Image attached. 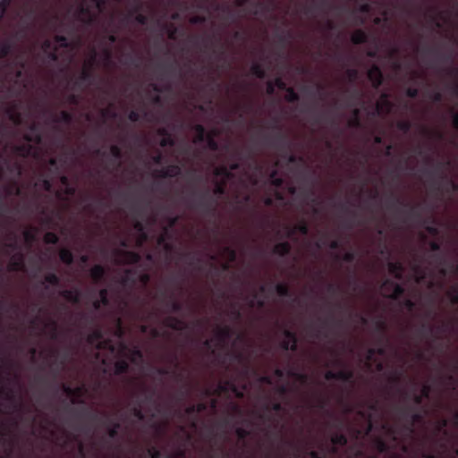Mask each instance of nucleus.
<instances>
[{"label": "nucleus", "mask_w": 458, "mask_h": 458, "mask_svg": "<svg viewBox=\"0 0 458 458\" xmlns=\"http://www.w3.org/2000/svg\"><path fill=\"white\" fill-rule=\"evenodd\" d=\"M244 335L238 333L230 324L218 323L214 329L215 349L213 354L217 363L226 372L233 369L235 365H244L246 373L249 370V360L243 352L237 350V342H242Z\"/></svg>", "instance_id": "f257e3e1"}, {"label": "nucleus", "mask_w": 458, "mask_h": 458, "mask_svg": "<svg viewBox=\"0 0 458 458\" xmlns=\"http://www.w3.org/2000/svg\"><path fill=\"white\" fill-rule=\"evenodd\" d=\"M241 168V163L234 160L229 164H223L216 168V176L219 179L214 188V195L220 199H227V184L234 179L233 171Z\"/></svg>", "instance_id": "f03ea898"}, {"label": "nucleus", "mask_w": 458, "mask_h": 458, "mask_svg": "<svg viewBox=\"0 0 458 458\" xmlns=\"http://www.w3.org/2000/svg\"><path fill=\"white\" fill-rule=\"evenodd\" d=\"M232 234V230L228 229L217 239V251L223 259L221 269L225 272L230 269L232 263L236 260L238 255L236 249L228 242V238Z\"/></svg>", "instance_id": "7ed1b4c3"}, {"label": "nucleus", "mask_w": 458, "mask_h": 458, "mask_svg": "<svg viewBox=\"0 0 458 458\" xmlns=\"http://www.w3.org/2000/svg\"><path fill=\"white\" fill-rule=\"evenodd\" d=\"M272 128L275 130L273 134L265 133L262 135L264 144L276 149L288 148V138L283 132L282 127L276 123Z\"/></svg>", "instance_id": "20e7f679"}, {"label": "nucleus", "mask_w": 458, "mask_h": 458, "mask_svg": "<svg viewBox=\"0 0 458 458\" xmlns=\"http://www.w3.org/2000/svg\"><path fill=\"white\" fill-rule=\"evenodd\" d=\"M230 44L231 42H223L221 38H219L216 49L214 50L216 61V70L219 73L224 72L231 67L228 53V47Z\"/></svg>", "instance_id": "39448f33"}, {"label": "nucleus", "mask_w": 458, "mask_h": 458, "mask_svg": "<svg viewBox=\"0 0 458 458\" xmlns=\"http://www.w3.org/2000/svg\"><path fill=\"white\" fill-rule=\"evenodd\" d=\"M396 411L400 420L409 421V423L404 426V428L410 434L414 431V424L423 420V415L417 411L413 406L398 407Z\"/></svg>", "instance_id": "423d86ee"}, {"label": "nucleus", "mask_w": 458, "mask_h": 458, "mask_svg": "<svg viewBox=\"0 0 458 458\" xmlns=\"http://www.w3.org/2000/svg\"><path fill=\"white\" fill-rule=\"evenodd\" d=\"M87 417L93 422H99L103 425H107V435L110 438L114 439L118 437L119 430L121 428L120 422L111 420L107 414L100 416L98 412H86Z\"/></svg>", "instance_id": "0eeeda50"}, {"label": "nucleus", "mask_w": 458, "mask_h": 458, "mask_svg": "<svg viewBox=\"0 0 458 458\" xmlns=\"http://www.w3.org/2000/svg\"><path fill=\"white\" fill-rule=\"evenodd\" d=\"M420 205H411L409 202L402 200L400 198L391 195V200L388 204V208L394 210L399 214H406L409 216L419 217Z\"/></svg>", "instance_id": "6e6552de"}, {"label": "nucleus", "mask_w": 458, "mask_h": 458, "mask_svg": "<svg viewBox=\"0 0 458 458\" xmlns=\"http://www.w3.org/2000/svg\"><path fill=\"white\" fill-rule=\"evenodd\" d=\"M271 401H267L262 406L263 411L259 413L258 418L266 424V435L268 437L270 434L277 430L280 419L276 418L271 413Z\"/></svg>", "instance_id": "1a4fd4ad"}, {"label": "nucleus", "mask_w": 458, "mask_h": 458, "mask_svg": "<svg viewBox=\"0 0 458 458\" xmlns=\"http://www.w3.org/2000/svg\"><path fill=\"white\" fill-rule=\"evenodd\" d=\"M216 14L222 30L227 29L237 20L235 10L228 4H218L216 7Z\"/></svg>", "instance_id": "9d476101"}, {"label": "nucleus", "mask_w": 458, "mask_h": 458, "mask_svg": "<svg viewBox=\"0 0 458 458\" xmlns=\"http://www.w3.org/2000/svg\"><path fill=\"white\" fill-rule=\"evenodd\" d=\"M161 296H162L163 303H164L167 312L179 313L182 311V304L174 298L173 293L168 294L166 291H164L161 293Z\"/></svg>", "instance_id": "9b49d317"}, {"label": "nucleus", "mask_w": 458, "mask_h": 458, "mask_svg": "<svg viewBox=\"0 0 458 458\" xmlns=\"http://www.w3.org/2000/svg\"><path fill=\"white\" fill-rule=\"evenodd\" d=\"M383 286L386 290L392 291V293L388 295V298L391 300L397 301L404 293V288L393 280L386 279L383 283Z\"/></svg>", "instance_id": "f8f14e48"}, {"label": "nucleus", "mask_w": 458, "mask_h": 458, "mask_svg": "<svg viewBox=\"0 0 458 458\" xmlns=\"http://www.w3.org/2000/svg\"><path fill=\"white\" fill-rule=\"evenodd\" d=\"M104 337L103 331L100 327L94 328L86 338V341L90 345H95L97 349L104 348L105 343L102 341Z\"/></svg>", "instance_id": "ddd939ff"}, {"label": "nucleus", "mask_w": 458, "mask_h": 458, "mask_svg": "<svg viewBox=\"0 0 458 458\" xmlns=\"http://www.w3.org/2000/svg\"><path fill=\"white\" fill-rule=\"evenodd\" d=\"M368 79L375 89H378L383 83V73L377 64H373L367 72Z\"/></svg>", "instance_id": "4468645a"}, {"label": "nucleus", "mask_w": 458, "mask_h": 458, "mask_svg": "<svg viewBox=\"0 0 458 458\" xmlns=\"http://www.w3.org/2000/svg\"><path fill=\"white\" fill-rule=\"evenodd\" d=\"M95 73L91 69L83 68L81 74L78 76L77 80L74 82V86L78 89H81L84 83L89 85L92 84L95 81Z\"/></svg>", "instance_id": "2eb2a0df"}, {"label": "nucleus", "mask_w": 458, "mask_h": 458, "mask_svg": "<svg viewBox=\"0 0 458 458\" xmlns=\"http://www.w3.org/2000/svg\"><path fill=\"white\" fill-rule=\"evenodd\" d=\"M218 391L227 395L233 394L237 396H242V394L239 391L233 379L221 381L218 385Z\"/></svg>", "instance_id": "dca6fc26"}, {"label": "nucleus", "mask_w": 458, "mask_h": 458, "mask_svg": "<svg viewBox=\"0 0 458 458\" xmlns=\"http://www.w3.org/2000/svg\"><path fill=\"white\" fill-rule=\"evenodd\" d=\"M163 324L165 327L175 331H182L186 328V323L182 319L172 315L166 316L163 320Z\"/></svg>", "instance_id": "f3484780"}, {"label": "nucleus", "mask_w": 458, "mask_h": 458, "mask_svg": "<svg viewBox=\"0 0 458 458\" xmlns=\"http://www.w3.org/2000/svg\"><path fill=\"white\" fill-rule=\"evenodd\" d=\"M430 264H436L438 267V272L441 276H446L448 270L445 266L448 264L446 257L442 253H436L430 256Z\"/></svg>", "instance_id": "a211bd4d"}, {"label": "nucleus", "mask_w": 458, "mask_h": 458, "mask_svg": "<svg viewBox=\"0 0 458 458\" xmlns=\"http://www.w3.org/2000/svg\"><path fill=\"white\" fill-rule=\"evenodd\" d=\"M30 132L23 135V139L27 142H33L40 144L42 142V136L39 132L38 126L36 123H32L29 126Z\"/></svg>", "instance_id": "6ab92c4d"}, {"label": "nucleus", "mask_w": 458, "mask_h": 458, "mask_svg": "<svg viewBox=\"0 0 458 458\" xmlns=\"http://www.w3.org/2000/svg\"><path fill=\"white\" fill-rule=\"evenodd\" d=\"M181 174V168L177 165H169L158 171H157V176L165 179L174 178Z\"/></svg>", "instance_id": "aec40b11"}, {"label": "nucleus", "mask_w": 458, "mask_h": 458, "mask_svg": "<svg viewBox=\"0 0 458 458\" xmlns=\"http://www.w3.org/2000/svg\"><path fill=\"white\" fill-rule=\"evenodd\" d=\"M77 13L78 16L82 18L81 21L88 25L92 24L96 20V15L91 9L82 4L79 6Z\"/></svg>", "instance_id": "412c9836"}, {"label": "nucleus", "mask_w": 458, "mask_h": 458, "mask_svg": "<svg viewBox=\"0 0 458 458\" xmlns=\"http://www.w3.org/2000/svg\"><path fill=\"white\" fill-rule=\"evenodd\" d=\"M106 270L102 265H95L91 267L89 271V276L96 284L101 283L106 276Z\"/></svg>", "instance_id": "4be33fe9"}, {"label": "nucleus", "mask_w": 458, "mask_h": 458, "mask_svg": "<svg viewBox=\"0 0 458 458\" xmlns=\"http://www.w3.org/2000/svg\"><path fill=\"white\" fill-rule=\"evenodd\" d=\"M392 108L391 102L387 99V95H382V100L377 102L376 110L372 113V115L375 116L377 114H380L382 113H389Z\"/></svg>", "instance_id": "5701e85b"}, {"label": "nucleus", "mask_w": 458, "mask_h": 458, "mask_svg": "<svg viewBox=\"0 0 458 458\" xmlns=\"http://www.w3.org/2000/svg\"><path fill=\"white\" fill-rule=\"evenodd\" d=\"M60 294L66 301L73 304H79L81 300V292L79 289L64 290L60 293Z\"/></svg>", "instance_id": "b1692460"}, {"label": "nucleus", "mask_w": 458, "mask_h": 458, "mask_svg": "<svg viewBox=\"0 0 458 458\" xmlns=\"http://www.w3.org/2000/svg\"><path fill=\"white\" fill-rule=\"evenodd\" d=\"M31 142L17 144L13 146V151L14 154L18 155L21 157H28L31 155L33 147L30 144Z\"/></svg>", "instance_id": "393cba45"}, {"label": "nucleus", "mask_w": 458, "mask_h": 458, "mask_svg": "<svg viewBox=\"0 0 458 458\" xmlns=\"http://www.w3.org/2000/svg\"><path fill=\"white\" fill-rule=\"evenodd\" d=\"M119 254L123 257V262L129 265H134L140 261V255L132 250H120Z\"/></svg>", "instance_id": "a878e982"}, {"label": "nucleus", "mask_w": 458, "mask_h": 458, "mask_svg": "<svg viewBox=\"0 0 458 458\" xmlns=\"http://www.w3.org/2000/svg\"><path fill=\"white\" fill-rule=\"evenodd\" d=\"M389 273L394 276L396 279L401 280L404 272V267L403 263L399 261H391L387 264Z\"/></svg>", "instance_id": "bb28decb"}, {"label": "nucleus", "mask_w": 458, "mask_h": 458, "mask_svg": "<svg viewBox=\"0 0 458 458\" xmlns=\"http://www.w3.org/2000/svg\"><path fill=\"white\" fill-rule=\"evenodd\" d=\"M98 295L99 299L93 301V308L96 310H100L102 306H107L109 304L108 290L106 288L101 289Z\"/></svg>", "instance_id": "cd10ccee"}, {"label": "nucleus", "mask_w": 458, "mask_h": 458, "mask_svg": "<svg viewBox=\"0 0 458 458\" xmlns=\"http://www.w3.org/2000/svg\"><path fill=\"white\" fill-rule=\"evenodd\" d=\"M347 442H348V439H347V437L344 434V433H341V432H335L332 436H331V443L335 445L333 448H332V452L334 454H335L337 452V449L335 446H344L347 445Z\"/></svg>", "instance_id": "c85d7f7f"}, {"label": "nucleus", "mask_w": 458, "mask_h": 458, "mask_svg": "<svg viewBox=\"0 0 458 458\" xmlns=\"http://www.w3.org/2000/svg\"><path fill=\"white\" fill-rule=\"evenodd\" d=\"M291 250H292V246H291L290 242H282L276 243L274 246L272 252L276 255H278L281 257H285L290 254Z\"/></svg>", "instance_id": "c756f323"}, {"label": "nucleus", "mask_w": 458, "mask_h": 458, "mask_svg": "<svg viewBox=\"0 0 458 458\" xmlns=\"http://www.w3.org/2000/svg\"><path fill=\"white\" fill-rule=\"evenodd\" d=\"M72 121V114L65 110L61 111L58 115L52 114V122L55 123H64L65 124H71Z\"/></svg>", "instance_id": "7c9ffc66"}, {"label": "nucleus", "mask_w": 458, "mask_h": 458, "mask_svg": "<svg viewBox=\"0 0 458 458\" xmlns=\"http://www.w3.org/2000/svg\"><path fill=\"white\" fill-rule=\"evenodd\" d=\"M309 225L305 221H301L299 224L295 225L293 228L289 229L287 236L293 237L295 233H300L302 235H307L309 233Z\"/></svg>", "instance_id": "2f4dec72"}, {"label": "nucleus", "mask_w": 458, "mask_h": 458, "mask_svg": "<svg viewBox=\"0 0 458 458\" xmlns=\"http://www.w3.org/2000/svg\"><path fill=\"white\" fill-rule=\"evenodd\" d=\"M368 33L365 30L359 29L352 33L351 37V41L355 45H359L366 43L368 41Z\"/></svg>", "instance_id": "473e14b6"}, {"label": "nucleus", "mask_w": 458, "mask_h": 458, "mask_svg": "<svg viewBox=\"0 0 458 458\" xmlns=\"http://www.w3.org/2000/svg\"><path fill=\"white\" fill-rule=\"evenodd\" d=\"M24 267V260L23 256L21 254L17 255V257H13L11 259L8 269L9 271L15 272L22 270Z\"/></svg>", "instance_id": "72a5a7b5"}, {"label": "nucleus", "mask_w": 458, "mask_h": 458, "mask_svg": "<svg viewBox=\"0 0 458 458\" xmlns=\"http://www.w3.org/2000/svg\"><path fill=\"white\" fill-rule=\"evenodd\" d=\"M123 64L131 65L135 68H140L142 63V57L138 55H133L131 53H128L125 55Z\"/></svg>", "instance_id": "f704fd0d"}, {"label": "nucleus", "mask_w": 458, "mask_h": 458, "mask_svg": "<svg viewBox=\"0 0 458 458\" xmlns=\"http://www.w3.org/2000/svg\"><path fill=\"white\" fill-rule=\"evenodd\" d=\"M250 73L259 79L267 77V72L262 63H253L250 66Z\"/></svg>", "instance_id": "c9c22d12"}, {"label": "nucleus", "mask_w": 458, "mask_h": 458, "mask_svg": "<svg viewBox=\"0 0 458 458\" xmlns=\"http://www.w3.org/2000/svg\"><path fill=\"white\" fill-rule=\"evenodd\" d=\"M226 315L234 321L242 318V312L236 302H231L230 307L225 311Z\"/></svg>", "instance_id": "e433bc0d"}, {"label": "nucleus", "mask_w": 458, "mask_h": 458, "mask_svg": "<svg viewBox=\"0 0 458 458\" xmlns=\"http://www.w3.org/2000/svg\"><path fill=\"white\" fill-rule=\"evenodd\" d=\"M59 258L60 260L67 266L72 265L74 259L72 252L67 248H63L60 250Z\"/></svg>", "instance_id": "4c0bfd02"}, {"label": "nucleus", "mask_w": 458, "mask_h": 458, "mask_svg": "<svg viewBox=\"0 0 458 458\" xmlns=\"http://www.w3.org/2000/svg\"><path fill=\"white\" fill-rule=\"evenodd\" d=\"M8 117L10 121H12L15 125H20L22 123V118L21 113L17 112L16 106L10 107L6 110Z\"/></svg>", "instance_id": "58836bf2"}, {"label": "nucleus", "mask_w": 458, "mask_h": 458, "mask_svg": "<svg viewBox=\"0 0 458 458\" xmlns=\"http://www.w3.org/2000/svg\"><path fill=\"white\" fill-rule=\"evenodd\" d=\"M129 371V363L125 360H119L114 363V374L117 376L126 374Z\"/></svg>", "instance_id": "ea45409f"}, {"label": "nucleus", "mask_w": 458, "mask_h": 458, "mask_svg": "<svg viewBox=\"0 0 458 458\" xmlns=\"http://www.w3.org/2000/svg\"><path fill=\"white\" fill-rule=\"evenodd\" d=\"M336 377H337V380L351 383L353 380L354 374H353L352 370L341 369L339 371H336Z\"/></svg>", "instance_id": "a19ab883"}, {"label": "nucleus", "mask_w": 458, "mask_h": 458, "mask_svg": "<svg viewBox=\"0 0 458 458\" xmlns=\"http://www.w3.org/2000/svg\"><path fill=\"white\" fill-rule=\"evenodd\" d=\"M306 199L314 206L313 207V213L318 214V208L316 206H318L320 204V201L315 195V191L310 188L306 191Z\"/></svg>", "instance_id": "79ce46f5"}, {"label": "nucleus", "mask_w": 458, "mask_h": 458, "mask_svg": "<svg viewBox=\"0 0 458 458\" xmlns=\"http://www.w3.org/2000/svg\"><path fill=\"white\" fill-rule=\"evenodd\" d=\"M275 290L280 297H292L293 295L290 287L284 283H278L275 286Z\"/></svg>", "instance_id": "37998d69"}, {"label": "nucleus", "mask_w": 458, "mask_h": 458, "mask_svg": "<svg viewBox=\"0 0 458 458\" xmlns=\"http://www.w3.org/2000/svg\"><path fill=\"white\" fill-rule=\"evenodd\" d=\"M130 360L131 362L136 363L143 359V352L139 347H133L129 350Z\"/></svg>", "instance_id": "c03bdc74"}, {"label": "nucleus", "mask_w": 458, "mask_h": 458, "mask_svg": "<svg viewBox=\"0 0 458 458\" xmlns=\"http://www.w3.org/2000/svg\"><path fill=\"white\" fill-rule=\"evenodd\" d=\"M13 46L12 42H10V41L4 42L0 47V57L5 58L8 55H10V54L13 51Z\"/></svg>", "instance_id": "a18cd8bd"}, {"label": "nucleus", "mask_w": 458, "mask_h": 458, "mask_svg": "<svg viewBox=\"0 0 458 458\" xmlns=\"http://www.w3.org/2000/svg\"><path fill=\"white\" fill-rule=\"evenodd\" d=\"M44 279L46 283L51 285L58 286L60 284V277L55 272L47 273Z\"/></svg>", "instance_id": "49530a36"}, {"label": "nucleus", "mask_w": 458, "mask_h": 458, "mask_svg": "<svg viewBox=\"0 0 458 458\" xmlns=\"http://www.w3.org/2000/svg\"><path fill=\"white\" fill-rule=\"evenodd\" d=\"M329 3L327 2V0H321L318 4H312L311 6H309V7H305L304 8V13L306 14H310V13H312V11L313 9H318V10H322L324 9L325 7H327L329 6Z\"/></svg>", "instance_id": "de8ad7c7"}, {"label": "nucleus", "mask_w": 458, "mask_h": 458, "mask_svg": "<svg viewBox=\"0 0 458 458\" xmlns=\"http://www.w3.org/2000/svg\"><path fill=\"white\" fill-rule=\"evenodd\" d=\"M131 414L139 420H145V414L142 411L141 409V403L140 402H138L132 408H131Z\"/></svg>", "instance_id": "09e8293b"}, {"label": "nucleus", "mask_w": 458, "mask_h": 458, "mask_svg": "<svg viewBox=\"0 0 458 458\" xmlns=\"http://www.w3.org/2000/svg\"><path fill=\"white\" fill-rule=\"evenodd\" d=\"M285 100L289 103L298 102L300 99L299 95L294 91L292 87H288L286 89Z\"/></svg>", "instance_id": "8fccbe9b"}, {"label": "nucleus", "mask_w": 458, "mask_h": 458, "mask_svg": "<svg viewBox=\"0 0 458 458\" xmlns=\"http://www.w3.org/2000/svg\"><path fill=\"white\" fill-rule=\"evenodd\" d=\"M375 445L378 453L383 454L389 450L388 444L381 437H377L375 440Z\"/></svg>", "instance_id": "3c124183"}, {"label": "nucleus", "mask_w": 458, "mask_h": 458, "mask_svg": "<svg viewBox=\"0 0 458 458\" xmlns=\"http://www.w3.org/2000/svg\"><path fill=\"white\" fill-rule=\"evenodd\" d=\"M412 270L418 276V278H417L418 282H420L421 280H423L426 277V271L421 267L420 262L414 264L412 266Z\"/></svg>", "instance_id": "603ef678"}, {"label": "nucleus", "mask_w": 458, "mask_h": 458, "mask_svg": "<svg viewBox=\"0 0 458 458\" xmlns=\"http://www.w3.org/2000/svg\"><path fill=\"white\" fill-rule=\"evenodd\" d=\"M172 235L168 227L164 228L163 233H161L157 238V244L163 246L171 239Z\"/></svg>", "instance_id": "864d4df0"}, {"label": "nucleus", "mask_w": 458, "mask_h": 458, "mask_svg": "<svg viewBox=\"0 0 458 458\" xmlns=\"http://www.w3.org/2000/svg\"><path fill=\"white\" fill-rule=\"evenodd\" d=\"M44 242L47 244H56L59 242V237L54 232H47L44 235Z\"/></svg>", "instance_id": "5fc2aeb1"}, {"label": "nucleus", "mask_w": 458, "mask_h": 458, "mask_svg": "<svg viewBox=\"0 0 458 458\" xmlns=\"http://www.w3.org/2000/svg\"><path fill=\"white\" fill-rule=\"evenodd\" d=\"M110 153L116 161H120L123 157V150L118 145H112L110 147Z\"/></svg>", "instance_id": "6e6d98bb"}, {"label": "nucleus", "mask_w": 458, "mask_h": 458, "mask_svg": "<svg viewBox=\"0 0 458 458\" xmlns=\"http://www.w3.org/2000/svg\"><path fill=\"white\" fill-rule=\"evenodd\" d=\"M287 376L294 377L296 380L305 383L308 379V377L304 373L295 372L293 369H290L287 370Z\"/></svg>", "instance_id": "4d7b16f0"}, {"label": "nucleus", "mask_w": 458, "mask_h": 458, "mask_svg": "<svg viewBox=\"0 0 458 458\" xmlns=\"http://www.w3.org/2000/svg\"><path fill=\"white\" fill-rule=\"evenodd\" d=\"M73 395H72V397H73L72 400V403H82L81 398L84 394V388L82 386H77L73 387Z\"/></svg>", "instance_id": "13d9d810"}, {"label": "nucleus", "mask_w": 458, "mask_h": 458, "mask_svg": "<svg viewBox=\"0 0 458 458\" xmlns=\"http://www.w3.org/2000/svg\"><path fill=\"white\" fill-rule=\"evenodd\" d=\"M165 29L167 31V36L170 39L175 40L177 38L178 29L173 24H165Z\"/></svg>", "instance_id": "bf43d9fd"}, {"label": "nucleus", "mask_w": 458, "mask_h": 458, "mask_svg": "<svg viewBox=\"0 0 458 458\" xmlns=\"http://www.w3.org/2000/svg\"><path fill=\"white\" fill-rule=\"evenodd\" d=\"M396 127L399 131H403V133H408L411 129V123L408 120L399 121L396 123Z\"/></svg>", "instance_id": "052dcab7"}, {"label": "nucleus", "mask_w": 458, "mask_h": 458, "mask_svg": "<svg viewBox=\"0 0 458 458\" xmlns=\"http://www.w3.org/2000/svg\"><path fill=\"white\" fill-rule=\"evenodd\" d=\"M283 334L285 337L284 340L290 341V343H294L298 345V337L295 332L290 329H284Z\"/></svg>", "instance_id": "680f3d73"}, {"label": "nucleus", "mask_w": 458, "mask_h": 458, "mask_svg": "<svg viewBox=\"0 0 458 458\" xmlns=\"http://www.w3.org/2000/svg\"><path fill=\"white\" fill-rule=\"evenodd\" d=\"M447 295L450 298L452 304H458V284L453 286L452 289L449 292H447Z\"/></svg>", "instance_id": "e2e57ef3"}, {"label": "nucleus", "mask_w": 458, "mask_h": 458, "mask_svg": "<svg viewBox=\"0 0 458 458\" xmlns=\"http://www.w3.org/2000/svg\"><path fill=\"white\" fill-rule=\"evenodd\" d=\"M280 346L284 351H292L296 352L298 349V345L294 343H290V341L283 340L280 343Z\"/></svg>", "instance_id": "0e129e2a"}, {"label": "nucleus", "mask_w": 458, "mask_h": 458, "mask_svg": "<svg viewBox=\"0 0 458 458\" xmlns=\"http://www.w3.org/2000/svg\"><path fill=\"white\" fill-rule=\"evenodd\" d=\"M418 335L420 336H426L428 334H433L434 327L428 326L427 324H422L421 327L418 329Z\"/></svg>", "instance_id": "69168bd1"}, {"label": "nucleus", "mask_w": 458, "mask_h": 458, "mask_svg": "<svg viewBox=\"0 0 458 458\" xmlns=\"http://www.w3.org/2000/svg\"><path fill=\"white\" fill-rule=\"evenodd\" d=\"M54 39L59 45L60 47L66 48L69 47L68 38L64 35H56L55 36Z\"/></svg>", "instance_id": "338daca9"}, {"label": "nucleus", "mask_w": 458, "mask_h": 458, "mask_svg": "<svg viewBox=\"0 0 458 458\" xmlns=\"http://www.w3.org/2000/svg\"><path fill=\"white\" fill-rule=\"evenodd\" d=\"M345 73L351 82H354L359 76V71L355 68L347 69Z\"/></svg>", "instance_id": "774afa93"}]
</instances>
